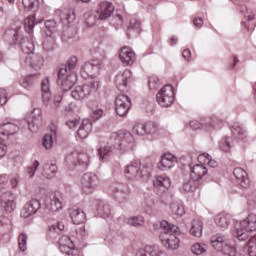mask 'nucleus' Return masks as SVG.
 Instances as JSON below:
<instances>
[{
  "label": "nucleus",
  "mask_w": 256,
  "mask_h": 256,
  "mask_svg": "<svg viewBox=\"0 0 256 256\" xmlns=\"http://www.w3.org/2000/svg\"><path fill=\"white\" fill-rule=\"evenodd\" d=\"M134 147L135 141L131 132H114L110 135L107 145L98 148V156L102 161H107L115 151L129 153V151H133Z\"/></svg>",
  "instance_id": "f257e3e1"
},
{
  "label": "nucleus",
  "mask_w": 256,
  "mask_h": 256,
  "mask_svg": "<svg viewBox=\"0 0 256 256\" xmlns=\"http://www.w3.org/2000/svg\"><path fill=\"white\" fill-rule=\"evenodd\" d=\"M160 227L162 232L160 234V240L162 245L166 249H170L175 251L179 249V244L181 240H179V227L175 226V224H171L165 220L160 222Z\"/></svg>",
  "instance_id": "f03ea898"
},
{
  "label": "nucleus",
  "mask_w": 256,
  "mask_h": 256,
  "mask_svg": "<svg viewBox=\"0 0 256 256\" xmlns=\"http://www.w3.org/2000/svg\"><path fill=\"white\" fill-rule=\"evenodd\" d=\"M151 171H153L151 165L135 161L124 168V175L128 181L145 183L148 179H151Z\"/></svg>",
  "instance_id": "7ed1b4c3"
},
{
  "label": "nucleus",
  "mask_w": 256,
  "mask_h": 256,
  "mask_svg": "<svg viewBox=\"0 0 256 256\" xmlns=\"http://www.w3.org/2000/svg\"><path fill=\"white\" fill-rule=\"evenodd\" d=\"M56 17H59L60 22L64 25V30L62 31V41L67 42L69 39L75 37L77 30L73 27V22L75 21V11L71 9H58L55 11Z\"/></svg>",
  "instance_id": "20e7f679"
},
{
  "label": "nucleus",
  "mask_w": 256,
  "mask_h": 256,
  "mask_svg": "<svg viewBox=\"0 0 256 256\" xmlns=\"http://www.w3.org/2000/svg\"><path fill=\"white\" fill-rule=\"evenodd\" d=\"M3 40L9 45H20L22 51H33L35 44L29 38H23L21 27L11 28L5 31Z\"/></svg>",
  "instance_id": "39448f33"
},
{
  "label": "nucleus",
  "mask_w": 256,
  "mask_h": 256,
  "mask_svg": "<svg viewBox=\"0 0 256 256\" xmlns=\"http://www.w3.org/2000/svg\"><path fill=\"white\" fill-rule=\"evenodd\" d=\"M256 231V215L249 214L245 220L235 225L232 235L239 241H247L249 232Z\"/></svg>",
  "instance_id": "423d86ee"
},
{
  "label": "nucleus",
  "mask_w": 256,
  "mask_h": 256,
  "mask_svg": "<svg viewBox=\"0 0 256 256\" xmlns=\"http://www.w3.org/2000/svg\"><path fill=\"white\" fill-rule=\"evenodd\" d=\"M65 163L68 169H78V171H85V169L89 167V155L87 153H79L77 151H73L66 155Z\"/></svg>",
  "instance_id": "0eeeda50"
},
{
  "label": "nucleus",
  "mask_w": 256,
  "mask_h": 256,
  "mask_svg": "<svg viewBox=\"0 0 256 256\" xmlns=\"http://www.w3.org/2000/svg\"><path fill=\"white\" fill-rule=\"evenodd\" d=\"M211 245L216 251H221L227 256H237V248L235 242L233 244L227 243L225 236L216 234L211 237Z\"/></svg>",
  "instance_id": "6e6552de"
},
{
  "label": "nucleus",
  "mask_w": 256,
  "mask_h": 256,
  "mask_svg": "<svg viewBox=\"0 0 256 256\" xmlns=\"http://www.w3.org/2000/svg\"><path fill=\"white\" fill-rule=\"evenodd\" d=\"M156 101L160 107H171L175 101V90L173 86L167 84L162 87L156 95Z\"/></svg>",
  "instance_id": "1a4fd4ad"
},
{
  "label": "nucleus",
  "mask_w": 256,
  "mask_h": 256,
  "mask_svg": "<svg viewBox=\"0 0 256 256\" xmlns=\"http://www.w3.org/2000/svg\"><path fill=\"white\" fill-rule=\"evenodd\" d=\"M76 81L77 75L75 73H69L67 68H59L57 83L62 91L73 89Z\"/></svg>",
  "instance_id": "9d476101"
},
{
  "label": "nucleus",
  "mask_w": 256,
  "mask_h": 256,
  "mask_svg": "<svg viewBox=\"0 0 256 256\" xmlns=\"http://www.w3.org/2000/svg\"><path fill=\"white\" fill-rule=\"evenodd\" d=\"M34 50L27 49L26 51H23V53H26V57L24 59L25 65L27 67H30L31 69H34V71H39L41 67H43V63H45V59H43V56L39 53H35Z\"/></svg>",
  "instance_id": "9b49d317"
},
{
  "label": "nucleus",
  "mask_w": 256,
  "mask_h": 256,
  "mask_svg": "<svg viewBox=\"0 0 256 256\" xmlns=\"http://www.w3.org/2000/svg\"><path fill=\"white\" fill-rule=\"evenodd\" d=\"M111 191L119 203L129 201L131 195V188H129V185L125 183H114L111 185Z\"/></svg>",
  "instance_id": "f8f14e48"
},
{
  "label": "nucleus",
  "mask_w": 256,
  "mask_h": 256,
  "mask_svg": "<svg viewBox=\"0 0 256 256\" xmlns=\"http://www.w3.org/2000/svg\"><path fill=\"white\" fill-rule=\"evenodd\" d=\"M82 191L87 195L93 193L99 185V177L96 174L87 172L81 178Z\"/></svg>",
  "instance_id": "ddd939ff"
},
{
  "label": "nucleus",
  "mask_w": 256,
  "mask_h": 256,
  "mask_svg": "<svg viewBox=\"0 0 256 256\" xmlns=\"http://www.w3.org/2000/svg\"><path fill=\"white\" fill-rule=\"evenodd\" d=\"M63 203H65V198L60 192L51 194L45 202L46 209L52 213H57L63 209Z\"/></svg>",
  "instance_id": "4468645a"
},
{
  "label": "nucleus",
  "mask_w": 256,
  "mask_h": 256,
  "mask_svg": "<svg viewBox=\"0 0 256 256\" xmlns=\"http://www.w3.org/2000/svg\"><path fill=\"white\" fill-rule=\"evenodd\" d=\"M100 70L101 61L91 60L82 65L80 73L84 79H87V77H96V75H99Z\"/></svg>",
  "instance_id": "2eb2a0df"
},
{
  "label": "nucleus",
  "mask_w": 256,
  "mask_h": 256,
  "mask_svg": "<svg viewBox=\"0 0 256 256\" xmlns=\"http://www.w3.org/2000/svg\"><path fill=\"white\" fill-rule=\"evenodd\" d=\"M240 11L242 13V24L247 31H253L255 29V10L248 6H241Z\"/></svg>",
  "instance_id": "dca6fc26"
},
{
  "label": "nucleus",
  "mask_w": 256,
  "mask_h": 256,
  "mask_svg": "<svg viewBox=\"0 0 256 256\" xmlns=\"http://www.w3.org/2000/svg\"><path fill=\"white\" fill-rule=\"evenodd\" d=\"M131 109V98L127 95H119L115 100V111L119 117H125Z\"/></svg>",
  "instance_id": "f3484780"
},
{
  "label": "nucleus",
  "mask_w": 256,
  "mask_h": 256,
  "mask_svg": "<svg viewBox=\"0 0 256 256\" xmlns=\"http://www.w3.org/2000/svg\"><path fill=\"white\" fill-rule=\"evenodd\" d=\"M157 125L153 122H148L146 124H136L133 127V133L138 135L139 137H143L145 135H155L157 133Z\"/></svg>",
  "instance_id": "a211bd4d"
},
{
  "label": "nucleus",
  "mask_w": 256,
  "mask_h": 256,
  "mask_svg": "<svg viewBox=\"0 0 256 256\" xmlns=\"http://www.w3.org/2000/svg\"><path fill=\"white\" fill-rule=\"evenodd\" d=\"M219 124V118L217 117H205L200 119V121L192 120L190 121V127L194 131H197L198 129H203L204 127H217Z\"/></svg>",
  "instance_id": "6ab92c4d"
},
{
  "label": "nucleus",
  "mask_w": 256,
  "mask_h": 256,
  "mask_svg": "<svg viewBox=\"0 0 256 256\" xmlns=\"http://www.w3.org/2000/svg\"><path fill=\"white\" fill-rule=\"evenodd\" d=\"M41 209V202L37 199H32L28 203L24 205L20 212V216L24 219H27V217H31V215H35L37 211Z\"/></svg>",
  "instance_id": "aec40b11"
},
{
  "label": "nucleus",
  "mask_w": 256,
  "mask_h": 256,
  "mask_svg": "<svg viewBox=\"0 0 256 256\" xmlns=\"http://www.w3.org/2000/svg\"><path fill=\"white\" fill-rule=\"evenodd\" d=\"M190 177L192 179H196L197 181L201 182V179L209 173V169L205 166V163H198V164H190Z\"/></svg>",
  "instance_id": "412c9836"
},
{
  "label": "nucleus",
  "mask_w": 256,
  "mask_h": 256,
  "mask_svg": "<svg viewBox=\"0 0 256 256\" xmlns=\"http://www.w3.org/2000/svg\"><path fill=\"white\" fill-rule=\"evenodd\" d=\"M91 95V86L89 84L75 86L71 92V96L75 101H83Z\"/></svg>",
  "instance_id": "4be33fe9"
},
{
  "label": "nucleus",
  "mask_w": 256,
  "mask_h": 256,
  "mask_svg": "<svg viewBox=\"0 0 256 256\" xmlns=\"http://www.w3.org/2000/svg\"><path fill=\"white\" fill-rule=\"evenodd\" d=\"M114 11H115V6H113V3L105 1L99 4V7L96 13L99 19H101V21H105V19H109V17L113 15Z\"/></svg>",
  "instance_id": "5701e85b"
},
{
  "label": "nucleus",
  "mask_w": 256,
  "mask_h": 256,
  "mask_svg": "<svg viewBox=\"0 0 256 256\" xmlns=\"http://www.w3.org/2000/svg\"><path fill=\"white\" fill-rule=\"evenodd\" d=\"M233 175L237 181L238 184H240V187L243 189H247L249 185L251 184V180H249V175L247 174V171L241 167H237L233 170Z\"/></svg>",
  "instance_id": "b1692460"
},
{
  "label": "nucleus",
  "mask_w": 256,
  "mask_h": 256,
  "mask_svg": "<svg viewBox=\"0 0 256 256\" xmlns=\"http://www.w3.org/2000/svg\"><path fill=\"white\" fill-rule=\"evenodd\" d=\"M177 163V157L171 153H165L159 161L157 167L160 171H169Z\"/></svg>",
  "instance_id": "393cba45"
},
{
  "label": "nucleus",
  "mask_w": 256,
  "mask_h": 256,
  "mask_svg": "<svg viewBox=\"0 0 256 256\" xmlns=\"http://www.w3.org/2000/svg\"><path fill=\"white\" fill-rule=\"evenodd\" d=\"M171 187V179L167 176H158L154 182V191L157 195H163L166 189Z\"/></svg>",
  "instance_id": "a878e982"
},
{
  "label": "nucleus",
  "mask_w": 256,
  "mask_h": 256,
  "mask_svg": "<svg viewBox=\"0 0 256 256\" xmlns=\"http://www.w3.org/2000/svg\"><path fill=\"white\" fill-rule=\"evenodd\" d=\"M130 79H131V70L126 69L123 72L118 73L115 77V83L117 88L120 91H125V89H127V85Z\"/></svg>",
  "instance_id": "bb28decb"
},
{
  "label": "nucleus",
  "mask_w": 256,
  "mask_h": 256,
  "mask_svg": "<svg viewBox=\"0 0 256 256\" xmlns=\"http://www.w3.org/2000/svg\"><path fill=\"white\" fill-rule=\"evenodd\" d=\"M39 123H41V109L34 108L31 112V120L28 121L29 130L32 133L39 131Z\"/></svg>",
  "instance_id": "cd10ccee"
},
{
  "label": "nucleus",
  "mask_w": 256,
  "mask_h": 256,
  "mask_svg": "<svg viewBox=\"0 0 256 256\" xmlns=\"http://www.w3.org/2000/svg\"><path fill=\"white\" fill-rule=\"evenodd\" d=\"M119 57L123 65L126 66L133 65V63L137 61V58L135 57V52H133L128 47H124L121 49Z\"/></svg>",
  "instance_id": "c85d7f7f"
},
{
  "label": "nucleus",
  "mask_w": 256,
  "mask_h": 256,
  "mask_svg": "<svg viewBox=\"0 0 256 256\" xmlns=\"http://www.w3.org/2000/svg\"><path fill=\"white\" fill-rule=\"evenodd\" d=\"M41 89L42 101L44 105H49V103H51V82L49 81V77H45L42 79Z\"/></svg>",
  "instance_id": "c756f323"
},
{
  "label": "nucleus",
  "mask_w": 256,
  "mask_h": 256,
  "mask_svg": "<svg viewBox=\"0 0 256 256\" xmlns=\"http://www.w3.org/2000/svg\"><path fill=\"white\" fill-rule=\"evenodd\" d=\"M91 131H93V123L89 119H84L77 130V136L79 139H87Z\"/></svg>",
  "instance_id": "7c9ffc66"
},
{
  "label": "nucleus",
  "mask_w": 256,
  "mask_h": 256,
  "mask_svg": "<svg viewBox=\"0 0 256 256\" xmlns=\"http://www.w3.org/2000/svg\"><path fill=\"white\" fill-rule=\"evenodd\" d=\"M59 249L61 253H65L66 255H71V251L75 249V244L73 243V240H71V237L62 236L59 239Z\"/></svg>",
  "instance_id": "2f4dec72"
},
{
  "label": "nucleus",
  "mask_w": 256,
  "mask_h": 256,
  "mask_svg": "<svg viewBox=\"0 0 256 256\" xmlns=\"http://www.w3.org/2000/svg\"><path fill=\"white\" fill-rule=\"evenodd\" d=\"M70 219L72 220L74 225H81V223H85L87 217L85 212L80 208H72L69 210Z\"/></svg>",
  "instance_id": "473e14b6"
},
{
  "label": "nucleus",
  "mask_w": 256,
  "mask_h": 256,
  "mask_svg": "<svg viewBox=\"0 0 256 256\" xmlns=\"http://www.w3.org/2000/svg\"><path fill=\"white\" fill-rule=\"evenodd\" d=\"M136 256H167V253L157 246H146L144 249H140Z\"/></svg>",
  "instance_id": "72a5a7b5"
},
{
  "label": "nucleus",
  "mask_w": 256,
  "mask_h": 256,
  "mask_svg": "<svg viewBox=\"0 0 256 256\" xmlns=\"http://www.w3.org/2000/svg\"><path fill=\"white\" fill-rule=\"evenodd\" d=\"M22 3L24 7V11H32V13H35L39 9V0H16V3ZM8 3L10 5H13L15 3V0H8Z\"/></svg>",
  "instance_id": "f704fd0d"
},
{
  "label": "nucleus",
  "mask_w": 256,
  "mask_h": 256,
  "mask_svg": "<svg viewBox=\"0 0 256 256\" xmlns=\"http://www.w3.org/2000/svg\"><path fill=\"white\" fill-rule=\"evenodd\" d=\"M17 133H19V125L13 122L4 123L0 126L1 135H6L9 137L11 135H17Z\"/></svg>",
  "instance_id": "c9c22d12"
},
{
  "label": "nucleus",
  "mask_w": 256,
  "mask_h": 256,
  "mask_svg": "<svg viewBox=\"0 0 256 256\" xmlns=\"http://www.w3.org/2000/svg\"><path fill=\"white\" fill-rule=\"evenodd\" d=\"M200 186L201 182L190 176V178L183 183L182 191H184V193H193V191H197Z\"/></svg>",
  "instance_id": "e433bc0d"
},
{
  "label": "nucleus",
  "mask_w": 256,
  "mask_h": 256,
  "mask_svg": "<svg viewBox=\"0 0 256 256\" xmlns=\"http://www.w3.org/2000/svg\"><path fill=\"white\" fill-rule=\"evenodd\" d=\"M214 221L222 231L229 228V223H231V216L229 214L220 213L215 218Z\"/></svg>",
  "instance_id": "4c0bfd02"
},
{
  "label": "nucleus",
  "mask_w": 256,
  "mask_h": 256,
  "mask_svg": "<svg viewBox=\"0 0 256 256\" xmlns=\"http://www.w3.org/2000/svg\"><path fill=\"white\" fill-rule=\"evenodd\" d=\"M97 211L103 219L111 217V205L103 200H98Z\"/></svg>",
  "instance_id": "58836bf2"
},
{
  "label": "nucleus",
  "mask_w": 256,
  "mask_h": 256,
  "mask_svg": "<svg viewBox=\"0 0 256 256\" xmlns=\"http://www.w3.org/2000/svg\"><path fill=\"white\" fill-rule=\"evenodd\" d=\"M42 175L46 177V179H53V177L57 175V164L51 162L44 164Z\"/></svg>",
  "instance_id": "ea45409f"
},
{
  "label": "nucleus",
  "mask_w": 256,
  "mask_h": 256,
  "mask_svg": "<svg viewBox=\"0 0 256 256\" xmlns=\"http://www.w3.org/2000/svg\"><path fill=\"white\" fill-rule=\"evenodd\" d=\"M190 233L194 237H201L203 235V222H201L199 219H194L192 221Z\"/></svg>",
  "instance_id": "a19ab883"
},
{
  "label": "nucleus",
  "mask_w": 256,
  "mask_h": 256,
  "mask_svg": "<svg viewBox=\"0 0 256 256\" xmlns=\"http://www.w3.org/2000/svg\"><path fill=\"white\" fill-rule=\"evenodd\" d=\"M125 221L126 225L130 227H143L145 225V218L141 215L128 217Z\"/></svg>",
  "instance_id": "79ce46f5"
},
{
  "label": "nucleus",
  "mask_w": 256,
  "mask_h": 256,
  "mask_svg": "<svg viewBox=\"0 0 256 256\" xmlns=\"http://www.w3.org/2000/svg\"><path fill=\"white\" fill-rule=\"evenodd\" d=\"M231 131L236 139L243 140L247 137V130L237 123L232 126Z\"/></svg>",
  "instance_id": "37998d69"
},
{
  "label": "nucleus",
  "mask_w": 256,
  "mask_h": 256,
  "mask_svg": "<svg viewBox=\"0 0 256 256\" xmlns=\"http://www.w3.org/2000/svg\"><path fill=\"white\" fill-rule=\"evenodd\" d=\"M198 163H204V165H209V167H212V169H215V167H217V161H215L208 153L200 154L198 156Z\"/></svg>",
  "instance_id": "c03bdc74"
},
{
  "label": "nucleus",
  "mask_w": 256,
  "mask_h": 256,
  "mask_svg": "<svg viewBox=\"0 0 256 256\" xmlns=\"http://www.w3.org/2000/svg\"><path fill=\"white\" fill-rule=\"evenodd\" d=\"M141 33V22L137 19L130 20V24L127 28V37H131V33Z\"/></svg>",
  "instance_id": "a18cd8bd"
},
{
  "label": "nucleus",
  "mask_w": 256,
  "mask_h": 256,
  "mask_svg": "<svg viewBox=\"0 0 256 256\" xmlns=\"http://www.w3.org/2000/svg\"><path fill=\"white\" fill-rule=\"evenodd\" d=\"M78 61L79 59L77 58V56H72L67 60L66 65H62L60 69H66L68 73H75L74 71L75 67H77Z\"/></svg>",
  "instance_id": "49530a36"
},
{
  "label": "nucleus",
  "mask_w": 256,
  "mask_h": 256,
  "mask_svg": "<svg viewBox=\"0 0 256 256\" xmlns=\"http://www.w3.org/2000/svg\"><path fill=\"white\" fill-rule=\"evenodd\" d=\"M170 209L173 215H177L178 217H183V215H185V208L181 203H178V202L171 203Z\"/></svg>",
  "instance_id": "de8ad7c7"
},
{
  "label": "nucleus",
  "mask_w": 256,
  "mask_h": 256,
  "mask_svg": "<svg viewBox=\"0 0 256 256\" xmlns=\"http://www.w3.org/2000/svg\"><path fill=\"white\" fill-rule=\"evenodd\" d=\"M35 28V14L28 16L24 20V29L26 33L31 35L33 33V29Z\"/></svg>",
  "instance_id": "09e8293b"
},
{
  "label": "nucleus",
  "mask_w": 256,
  "mask_h": 256,
  "mask_svg": "<svg viewBox=\"0 0 256 256\" xmlns=\"http://www.w3.org/2000/svg\"><path fill=\"white\" fill-rule=\"evenodd\" d=\"M57 137L55 132L44 135L42 145L45 149H51L53 147V141Z\"/></svg>",
  "instance_id": "8fccbe9b"
},
{
  "label": "nucleus",
  "mask_w": 256,
  "mask_h": 256,
  "mask_svg": "<svg viewBox=\"0 0 256 256\" xmlns=\"http://www.w3.org/2000/svg\"><path fill=\"white\" fill-rule=\"evenodd\" d=\"M20 85L27 91H31L35 85V78L33 76L24 77L20 80Z\"/></svg>",
  "instance_id": "3c124183"
},
{
  "label": "nucleus",
  "mask_w": 256,
  "mask_h": 256,
  "mask_svg": "<svg viewBox=\"0 0 256 256\" xmlns=\"http://www.w3.org/2000/svg\"><path fill=\"white\" fill-rule=\"evenodd\" d=\"M191 252L193 255H203V253H207V245L203 243H195L191 246Z\"/></svg>",
  "instance_id": "603ef678"
},
{
  "label": "nucleus",
  "mask_w": 256,
  "mask_h": 256,
  "mask_svg": "<svg viewBox=\"0 0 256 256\" xmlns=\"http://www.w3.org/2000/svg\"><path fill=\"white\" fill-rule=\"evenodd\" d=\"M218 147H219L220 151H224V153L231 151V147H232L231 138H229V137L222 138L219 141Z\"/></svg>",
  "instance_id": "864d4df0"
},
{
  "label": "nucleus",
  "mask_w": 256,
  "mask_h": 256,
  "mask_svg": "<svg viewBox=\"0 0 256 256\" xmlns=\"http://www.w3.org/2000/svg\"><path fill=\"white\" fill-rule=\"evenodd\" d=\"M1 205L6 213H13V211H15V208L17 207L15 201L12 200H10V202L9 200H6V202H1Z\"/></svg>",
  "instance_id": "5fc2aeb1"
},
{
  "label": "nucleus",
  "mask_w": 256,
  "mask_h": 256,
  "mask_svg": "<svg viewBox=\"0 0 256 256\" xmlns=\"http://www.w3.org/2000/svg\"><path fill=\"white\" fill-rule=\"evenodd\" d=\"M65 230V224L63 222H57L56 224H52L48 227L49 233H59L60 231Z\"/></svg>",
  "instance_id": "6e6d98bb"
},
{
  "label": "nucleus",
  "mask_w": 256,
  "mask_h": 256,
  "mask_svg": "<svg viewBox=\"0 0 256 256\" xmlns=\"http://www.w3.org/2000/svg\"><path fill=\"white\" fill-rule=\"evenodd\" d=\"M18 245L20 251H27V236L25 233H21L18 237Z\"/></svg>",
  "instance_id": "4d7b16f0"
},
{
  "label": "nucleus",
  "mask_w": 256,
  "mask_h": 256,
  "mask_svg": "<svg viewBox=\"0 0 256 256\" xmlns=\"http://www.w3.org/2000/svg\"><path fill=\"white\" fill-rule=\"evenodd\" d=\"M39 165V161L35 160L32 166H29L27 168V174L29 175L30 179H33V177H35V172L37 171V169H39Z\"/></svg>",
  "instance_id": "13d9d810"
},
{
  "label": "nucleus",
  "mask_w": 256,
  "mask_h": 256,
  "mask_svg": "<svg viewBox=\"0 0 256 256\" xmlns=\"http://www.w3.org/2000/svg\"><path fill=\"white\" fill-rule=\"evenodd\" d=\"M249 256H256V244L253 240H249L246 246Z\"/></svg>",
  "instance_id": "bf43d9fd"
},
{
  "label": "nucleus",
  "mask_w": 256,
  "mask_h": 256,
  "mask_svg": "<svg viewBox=\"0 0 256 256\" xmlns=\"http://www.w3.org/2000/svg\"><path fill=\"white\" fill-rule=\"evenodd\" d=\"M7 201H15V195L11 191L4 192L1 195V203H7Z\"/></svg>",
  "instance_id": "052dcab7"
},
{
  "label": "nucleus",
  "mask_w": 256,
  "mask_h": 256,
  "mask_svg": "<svg viewBox=\"0 0 256 256\" xmlns=\"http://www.w3.org/2000/svg\"><path fill=\"white\" fill-rule=\"evenodd\" d=\"M9 97L7 96V90L5 88H0V107L7 104Z\"/></svg>",
  "instance_id": "680f3d73"
},
{
  "label": "nucleus",
  "mask_w": 256,
  "mask_h": 256,
  "mask_svg": "<svg viewBox=\"0 0 256 256\" xmlns=\"http://www.w3.org/2000/svg\"><path fill=\"white\" fill-rule=\"evenodd\" d=\"M90 117L93 119V121H99V119L103 117V110L102 109L92 110L90 112Z\"/></svg>",
  "instance_id": "e2e57ef3"
},
{
  "label": "nucleus",
  "mask_w": 256,
  "mask_h": 256,
  "mask_svg": "<svg viewBox=\"0 0 256 256\" xmlns=\"http://www.w3.org/2000/svg\"><path fill=\"white\" fill-rule=\"evenodd\" d=\"M45 27L49 33H54L56 27H57V22L55 20H47L45 22Z\"/></svg>",
  "instance_id": "0e129e2a"
},
{
  "label": "nucleus",
  "mask_w": 256,
  "mask_h": 256,
  "mask_svg": "<svg viewBox=\"0 0 256 256\" xmlns=\"http://www.w3.org/2000/svg\"><path fill=\"white\" fill-rule=\"evenodd\" d=\"M61 101H63V96L61 94H55L52 101L50 100L49 105L59 107V103H61Z\"/></svg>",
  "instance_id": "69168bd1"
},
{
  "label": "nucleus",
  "mask_w": 256,
  "mask_h": 256,
  "mask_svg": "<svg viewBox=\"0 0 256 256\" xmlns=\"http://www.w3.org/2000/svg\"><path fill=\"white\" fill-rule=\"evenodd\" d=\"M87 85H89L91 92L97 91V89H99V87L101 86V84H99V81L97 80H91Z\"/></svg>",
  "instance_id": "338daca9"
},
{
  "label": "nucleus",
  "mask_w": 256,
  "mask_h": 256,
  "mask_svg": "<svg viewBox=\"0 0 256 256\" xmlns=\"http://www.w3.org/2000/svg\"><path fill=\"white\" fill-rule=\"evenodd\" d=\"M66 125H67V127H69V129H75V127H77V125H79V120H77V119L68 120V121H66Z\"/></svg>",
  "instance_id": "774afa93"
}]
</instances>
